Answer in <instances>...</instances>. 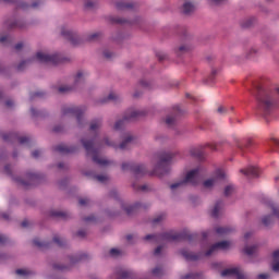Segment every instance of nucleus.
Masks as SVG:
<instances>
[{
	"mask_svg": "<svg viewBox=\"0 0 279 279\" xmlns=\"http://www.w3.org/2000/svg\"><path fill=\"white\" fill-rule=\"evenodd\" d=\"M214 5H221V3H226V0H210Z\"/></svg>",
	"mask_w": 279,
	"mask_h": 279,
	"instance_id": "nucleus-56",
	"label": "nucleus"
},
{
	"mask_svg": "<svg viewBox=\"0 0 279 279\" xmlns=\"http://www.w3.org/2000/svg\"><path fill=\"white\" fill-rule=\"evenodd\" d=\"M272 271L279 272V250L272 253Z\"/></svg>",
	"mask_w": 279,
	"mask_h": 279,
	"instance_id": "nucleus-29",
	"label": "nucleus"
},
{
	"mask_svg": "<svg viewBox=\"0 0 279 279\" xmlns=\"http://www.w3.org/2000/svg\"><path fill=\"white\" fill-rule=\"evenodd\" d=\"M140 117H145V111L131 110L122 119L116 121L113 124V130L116 132H121V130H124L125 123H128V121H135V119H140Z\"/></svg>",
	"mask_w": 279,
	"mask_h": 279,
	"instance_id": "nucleus-5",
	"label": "nucleus"
},
{
	"mask_svg": "<svg viewBox=\"0 0 279 279\" xmlns=\"http://www.w3.org/2000/svg\"><path fill=\"white\" fill-rule=\"evenodd\" d=\"M5 106H7V108H12V106H14V101H12V100H7V101H5Z\"/></svg>",
	"mask_w": 279,
	"mask_h": 279,
	"instance_id": "nucleus-64",
	"label": "nucleus"
},
{
	"mask_svg": "<svg viewBox=\"0 0 279 279\" xmlns=\"http://www.w3.org/2000/svg\"><path fill=\"white\" fill-rule=\"evenodd\" d=\"M133 173L135 178H143V175H147V167H145L143 163H135Z\"/></svg>",
	"mask_w": 279,
	"mask_h": 279,
	"instance_id": "nucleus-15",
	"label": "nucleus"
},
{
	"mask_svg": "<svg viewBox=\"0 0 279 279\" xmlns=\"http://www.w3.org/2000/svg\"><path fill=\"white\" fill-rule=\"evenodd\" d=\"M245 56L248 60L252 59V58H256V56H258V49L257 48H250L248 50H246Z\"/></svg>",
	"mask_w": 279,
	"mask_h": 279,
	"instance_id": "nucleus-37",
	"label": "nucleus"
},
{
	"mask_svg": "<svg viewBox=\"0 0 279 279\" xmlns=\"http://www.w3.org/2000/svg\"><path fill=\"white\" fill-rule=\"evenodd\" d=\"M71 90H73V87L69 86V85H62L58 88L59 93H71Z\"/></svg>",
	"mask_w": 279,
	"mask_h": 279,
	"instance_id": "nucleus-43",
	"label": "nucleus"
},
{
	"mask_svg": "<svg viewBox=\"0 0 279 279\" xmlns=\"http://www.w3.org/2000/svg\"><path fill=\"white\" fill-rule=\"evenodd\" d=\"M197 182H199V168H195L190 170L184 180L177 182L172 185H170L171 191H175V189H182V186H184V184H197Z\"/></svg>",
	"mask_w": 279,
	"mask_h": 279,
	"instance_id": "nucleus-6",
	"label": "nucleus"
},
{
	"mask_svg": "<svg viewBox=\"0 0 279 279\" xmlns=\"http://www.w3.org/2000/svg\"><path fill=\"white\" fill-rule=\"evenodd\" d=\"M234 193V186L232 185H228L226 189H225V195L226 197H229V195L233 194Z\"/></svg>",
	"mask_w": 279,
	"mask_h": 279,
	"instance_id": "nucleus-44",
	"label": "nucleus"
},
{
	"mask_svg": "<svg viewBox=\"0 0 279 279\" xmlns=\"http://www.w3.org/2000/svg\"><path fill=\"white\" fill-rule=\"evenodd\" d=\"M244 252L247 254V256H254V254L258 252V246L257 245L245 246Z\"/></svg>",
	"mask_w": 279,
	"mask_h": 279,
	"instance_id": "nucleus-33",
	"label": "nucleus"
},
{
	"mask_svg": "<svg viewBox=\"0 0 279 279\" xmlns=\"http://www.w3.org/2000/svg\"><path fill=\"white\" fill-rule=\"evenodd\" d=\"M133 143H136V137L131 132L124 133L123 140L120 143V145H117V143L111 142L108 137H105L99 143H95V141L89 140L88 137H83L81 140V144L83 145L87 156H90L93 162H95L99 167H110V165H113L112 160H109L108 158L101 157L99 155V151L104 149L105 145H107V147H113L114 149L124 150L130 149V145H133Z\"/></svg>",
	"mask_w": 279,
	"mask_h": 279,
	"instance_id": "nucleus-1",
	"label": "nucleus"
},
{
	"mask_svg": "<svg viewBox=\"0 0 279 279\" xmlns=\"http://www.w3.org/2000/svg\"><path fill=\"white\" fill-rule=\"evenodd\" d=\"M86 82V73L78 71L74 76V84L75 86H80Z\"/></svg>",
	"mask_w": 279,
	"mask_h": 279,
	"instance_id": "nucleus-26",
	"label": "nucleus"
},
{
	"mask_svg": "<svg viewBox=\"0 0 279 279\" xmlns=\"http://www.w3.org/2000/svg\"><path fill=\"white\" fill-rule=\"evenodd\" d=\"M153 276H162V268L156 267L153 269Z\"/></svg>",
	"mask_w": 279,
	"mask_h": 279,
	"instance_id": "nucleus-48",
	"label": "nucleus"
},
{
	"mask_svg": "<svg viewBox=\"0 0 279 279\" xmlns=\"http://www.w3.org/2000/svg\"><path fill=\"white\" fill-rule=\"evenodd\" d=\"M162 219H165V216H162V215L157 216L156 218H154L153 223H160V221H162Z\"/></svg>",
	"mask_w": 279,
	"mask_h": 279,
	"instance_id": "nucleus-53",
	"label": "nucleus"
},
{
	"mask_svg": "<svg viewBox=\"0 0 279 279\" xmlns=\"http://www.w3.org/2000/svg\"><path fill=\"white\" fill-rule=\"evenodd\" d=\"M54 269H58L59 271H66V269H69V267H66L64 265L57 264V265H54Z\"/></svg>",
	"mask_w": 279,
	"mask_h": 279,
	"instance_id": "nucleus-51",
	"label": "nucleus"
},
{
	"mask_svg": "<svg viewBox=\"0 0 279 279\" xmlns=\"http://www.w3.org/2000/svg\"><path fill=\"white\" fill-rule=\"evenodd\" d=\"M162 250H163L162 246H158V247L155 250L154 255H155V256H160V254H162Z\"/></svg>",
	"mask_w": 279,
	"mask_h": 279,
	"instance_id": "nucleus-52",
	"label": "nucleus"
},
{
	"mask_svg": "<svg viewBox=\"0 0 279 279\" xmlns=\"http://www.w3.org/2000/svg\"><path fill=\"white\" fill-rule=\"evenodd\" d=\"M34 60L41 64H59V62H62V56L58 53L49 54L47 52L39 51L35 54Z\"/></svg>",
	"mask_w": 279,
	"mask_h": 279,
	"instance_id": "nucleus-7",
	"label": "nucleus"
},
{
	"mask_svg": "<svg viewBox=\"0 0 279 279\" xmlns=\"http://www.w3.org/2000/svg\"><path fill=\"white\" fill-rule=\"evenodd\" d=\"M133 189L135 191H138L140 193H150V191H154V189L149 184L138 185L134 183Z\"/></svg>",
	"mask_w": 279,
	"mask_h": 279,
	"instance_id": "nucleus-27",
	"label": "nucleus"
},
{
	"mask_svg": "<svg viewBox=\"0 0 279 279\" xmlns=\"http://www.w3.org/2000/svg\"><path fill=\"white\" fill-rule=\"evenodd\" d=\"M216 232L219 236H228V234L234 232V229H232V227H217Z\"/></svg>",
	"mask_w": 279,
	"mask_h": 279,
	"instance_id": "nucleus-22",
	"label": "nucleus"
},
{
	"mask_svg": "<svg viewBox=\"0 0 279 279\" xmlns=\"http://www.w3.org/2000/svg\"><path fill=\"white\" fill-rule=\"evenodd\" d=\"M269 147H271V149H274V151H278V149H276V147H279V140L277 138H271L268 143Z\"/></svg>",
	"mask_w": 279,
	"mask_h": 279,
	"instance_id": "nucleus-41",
	"label": "nucleus"
},
{
	"mask_svg": "<svg viewBox=\"0 0 279 279\" xmlns=\"http://www.w3.org/2000/svg\"><path fill=\"white\" fill-rule=\"evenodd\" d=\"M38 180H40V174L36 172H27L25 175V179H22V178L15 179L17 184L25 187L33 186V184H36L38 182Z\"/></svg>",
	"mask_w": 279,
	"mask_h": 279,
	"instance_id": "nucleus-10",
	"label": "nucleus"
},
{
	"mask_svg": "<svg viewBox=\"0 0 279 279\" xmlns=\"http://www.w3.org/2000/svg\"><path fill=\"white\" fill-rule=\"evenodd\" d=\"M217 112H218V114H227L228 109L226 107L220 106V107H218Z\"/></svg>",
	"mask_w": 279,
	"mask_h": 279,
	"instance_id": "nucleus-50",
	"label": "nucleus"
},
{
	"mask_svg": "<svg viewBox=\"0 0 279 279\" xmlns=\"http://www.w3.org/2000/svg\"><path fill=\"white\" fill-rule=\"evenodd\" d=\"M5 241H8V238L5 235L0 234V245H3V243H5Z\"/></svg>",
	"mask_w": 279,
	"mask_h": 279,
	"instance_id": "nucleus-59",
	"label": "nucleus"
},
{
	"mask_svg": "<svg viewBox=\"0 0 279 279\" xmlns=\"http://www.w3.org/2000/svg\"><path fill=\"white\" fill-rule=\"evenodd\" d=\"M110 197H119V192H117V190L111 191Z\"/></svg>",
	"mask_w": 279,
	"mask_h": 279,
	"instance_id": "nucleus-62",
	"label": "nucleus"
},
{
	"mask_svg": "<svg viewBox=\"0 0 279 279\" xmlns=\"http://www.w3.org/2000/svg\"><path fill=\"white\" fill-rule=\"evenodd\" d=\"M17 8H21L22 10H25V9H27V3L23 2V1H20V2H17Z\"/></svg>",
	"mask_w": 279,
	"mask_h": 279,
	"instance_id": "nucleus-55",
	"label": "nucleus"
},
{
	"mask_svg": "<svg viewBox=\"0 0 279 279\" xmlns=\"http://www.w3.org/2000/svg\"><path fill=\"white\" fill-rule=\"evenodd\" d=\"M110 255L117 258V256H121V251H119L118 248H111Z\"/></svg>",
	"mask_w": 279,
	"mask_h": 279,
	"instance_id": "nucleus-47",
	"label": "nucleus"
},
{
	"mask_svg": "<svg viewBox=\"0 0 279 279\" xmlns=\"http://www.w3.org/2000/svg\"><path fill=\"white\" fill-rule=\"evenodd\" d=\"M34 245H36L37 247H44L45 244L43 242H40V240H34Z\"/></svg>",
	"mask_w": 279,
	"mask_h": 279,
	"instance_id": "nucleus-57",
	"label": "nucleus"
},
{
	"mask_svg": "<svg viewBox=\"0 0 279 279\" xmlns=\"http://www.w3.org/2000/svg\"><path fill=\"white\" fill-rule=\"evenodd\" d=\"M28 138L27 137H20L19 142L21 143V145H25V143H27Z\"/></svg>",
	"mask_w": 279,
	"mask_h": 279,
	"instance_id": "nucleus-61",
	"label": "nucleus"
},
{
	"mask_svg": "<svg viewBox=\"0 0 279 279\" xmlns=\"http://www.w3.org/2000/svg\"><path fill=\"white\" fill-rule=\"evenodd\" d=\"M116 8L118 10H132V8H134V4L132 2L118 1L116 3Z\"/></svg>",
	"mask_w": 279,
	"mask_h": 279,
	"instance_id": "nucleus-30",
	"label": "nucleus"
},
{
	"mask_svg": "<svg viewBox=\"0 0 279 279\" xmlns=\"http://www.w3.org/2000/svg\"><path fill=\"white\" fill-rule=\"evenodd\" d=\"M225 178H226V173L221 170H217L211 178L206 179L203 182V187L210 191V189H215V186H217L221 182V180H223Z\"/></svg>",
	"mask_w": 279,
	"mask_h": 279,
	"instance_id": "nucleus-9",
	"label": "nucleus"
},
{
	"mask_svg": "<svg viewBox=\"0 0 279 279\" xmlns=\"http://www.w3.org/2000/svg\"><path fill=\"white\" fill-rule=\"evenodd\" d=\"M61 35L64 36V38H66L68 40H70L71 45H74V47H77V45H82V37L71 32L66 27H61Z\"/></svg>",
	"mask_w": 279,
	"mask_h": 279,
	"instance_id": "nucleus-12",
	"label": "nucleus"
},
{
	"mask_svg": "<svg viewBox=\"0 0 279 279\" xmlns=\"http://www.w3.org/2000/svg\"><path fill=\"white\" fill-rule=\"evenodd\" d=\"M140 84H141V86H143L144 88H149V82H147V81H141Z\"/></svg>",
	"mask_w": 279,
	"mask_h": 279,
	"instance_id": "nucleus-58",
	"label": "nucleus"
},
{
	"mask_svg": "<svg viewBox=\"0 0 279 279\" xmlns=\"http://www.w3.org/2000/svg\"><path fill=\"white\" fill-rule=\"evenodd\" d=\"M52 241L53 243L59 245V247H64V245H66V240H64V238H61L59 235H54Z\"/></svg>",
	"mask_w": 279,
	"mask_h": 279,
	"instance_id": "nucleus-36",
	"label": "nucleus"
},
{
	"mask_svg": "<svg viewBox=\"0 0 279 279\" xmlns=\"http://www.w3.org/2000/svg\"><path fill=\"white\" fill-rule=\"evenodd\" d=\"M108 101H121V96L116 93H111L108 97L100 98L96 101L97 106H104V104H108Z\"/></svg>",
	"mask_w": 279,
	"mask_h": 279,
	"instance_id": "nucleus-14",
	"label": "nucleus"
},
{
	"mask_svg": "<svg viewBox=\"0 0 279 279\" xmlns=\"http://www.w3.org/2000/svg\"><path fill=\"white\" fill-rule=\"evenodd\" d=\"M255 97L257 99V108L264 110V112H271L276 108V104H278V98L260 86L257 87Z\"/></svg>",
	"mask_w": 279,
	"mask_h": 279,
	"instance_id": "nucleus-2",
	"label": "nucleus"
},
{
	"mask_svg": "<svg viewBox=\"0 0 279 279\" xmlns=\"http://www.w3.org/2000/svg\"><path fill=\"white\" fill-rule=\"evenodd\" d=\"M165 121H166V125H168V128H173V125H175L178 120L175 119V116H167Z\"/></svg>",
	"mask_w": 279,
	"mask_h": 279,
	"instance_id": "nucleus-38",
	"label": "nucleus"
},
{
	"mask_svg": "<svg viewBox=\"0 0 279 279\" xmlns=\"http://www.w3.org/2000/svg\"><path fill=\"white\" fill-rule=\"evenodd\" d=\"M271 213H272V215H267V216L262 217V223L266 228H269V226H271L274 223V217H276V215H274V207H271Z\"/></svg>",
	"mask_w": 279,
	"mask_h": 279,
	"instance_id": "nucleus-24",
	"label": "nucleus"
},
{
	"mask_svg": "<svg viewBox=\"0 0 279 279\" xmlns=\"http://www.w3.org/2000/svg\"><path fill=\"white\" fill-rule=\"evenodd\" d=\"M56 150L59 151V154H75V151H77V147L61 144L56 147Z\"/></svg>",
	"mask_w": 279,
	"mask_h": 279,
	"instance_id": "nucleus-18",
	"label": "nucleus"
},
{
	"mask_svg": "<svg viewBox=\"0 0 279 279\" xmlns=\"http://www.w3.org/2000/svg\"><path fill=\"white\" fill-rule=\"evenodd\" d=\"M96 5H97L96 1H93V0L84 1V7L86 8V10H93V8H95Z\"/></svg>",
	"mask_w": 279,
	"mask_h": 279,
	"instance_id": "nucleus-39",
	"label": "nucleus"
},
{
	"mask_svg": "<svg viewBox=\"0 0 279 279\" xmlns=\"http://www.w3.org/2000/svg\"><path fill=\"white\" fill-rule=\"evenodd\" d=\"M32 156H33V158H38V156H40V150H34L32 153Z\"/></svg>",
	"mask_w": 279,
	"mask_h": 279,
	"instance_id": "nucleus-63",
	"label": "nucleus"
},
{
	"mask_svg": "<svg viewBox=\"0 0 279 279\" xmlns=\"http://www.w3.org/2000/svg\"><path fill=\"white\" fill-rule=\"evenodd\" d=\"M86 110H88L86 106L65 105L61 109V114L62 117H76L78 128H84L86 125V119L84 118Z\"/></svg>",
	"mask_w": 279,
	"mask_h": 279,
	"instance_id": "nucleus-4",
	"label": "nucleus"
},
{
	"mask_svg": "<svg viewBox=\"0 0 279 279\" xmlns=\"http://www.w3.org/2000/svg\"><path fill=\"white\" fill-rule=\"evenodd\" d=\"M181 255L183 256V258L185 260H198L199 259V255H197L195 253H191L186 250H182Z\"/></svg>",
	"mask_w": 279,
	"mask_h": 279,
	"instance_id": "nucleus-25",
	"label": "nucleus"
},
{
	"mask_svg": "<svg viewBox=\"0 0 279 279\" xmlns=\"http://www.w3.org/2000/svg\"><path fill=\"white\" fill-rule=\"evenodd\" d=\"M271 278V276L269 274H259L257 276V279H269Z\"/></svg>",
	"mask_w": 279,
	"mask_h": 279,
	"instance_id": "nucleus-54",
	"label": "nucleus"
},
{
	"mask_svg": "<svg viewBox=\"0 0 279 279\" xmlns=\"http://www.w3.org/2000/svg\"><path fill=\"white\" fill-rule=\"evenodd\" d=\"M194 278H195V275L193 274H187L186 276L181 277V279H194Z\"/></svg>",
	"mask_w": 279,
	"mask_h": 279,
	"instance_id": "nucleus-60",
	"label": "nucleus"
},
{
	"mask_svg": "<svg viewBox=\"0 0 279 279\" xmlns=\"http://www.w3.org/2000/svg\"><path fill=\"white\" fill-rule=\"evenodd\" d=\"M180 239L179 234L167 232L161 235L148 234L144 238L145 241H150V243H160V241H178Z\"/></svg>",
	"mask_w": 279,
	"mask_h": 279,
	"instance_id": "nucleus-8",
	"label": "nucleus"
},
{
	"mask_svg": "<svg viewBox=\"0 0 279 279\" xmlns=\"http://www.w3.org/2000/svg\"><path fill=\"white\" fill-rule=\"evenodd\" d=\"M133 274H132V271H130V270H125V269H118L117 271H116V278L117 279H132L133 278Z\"/></svg>",
	"mask_w": 279,
	"mask_h": 279,
	"instance_id": "nucleus-21",
	"label": "nucleus"
},
{
	"mask_svg": "<svg viewBox=\"0 0 279 279\" xmlns=\"http://www.w3.org/2000/svg\"><path fill=\"white\" fill-rule=\"evenodd\" d=\"M102 58H105L106 60H112V58H114V52H112L108 49H105L102 51Z\"/></svg>",
	"mask_w": 279,
	"mask_h": 279,
	"instance_id": "nucleus-40",
	"label": "nucleus"
},
{
	"mask_svg": "<svg viewBox=\"0 0 279 279\" xmlns=\"http://www.w3.org/2000/svg\"><path fill=\"white\" fill-rule=\"evenodd\" d=\"M193 45L191 44H183L178 47L177 53L178 56H182L183 53H189V51H192Z\"/></svg>",
	"mask_w": 279,
	"mask_h": 279,
	"instance_id": "nucleus-28",
	"label": "nucleus"
},
{
	"mask_svg": "<svg viewBox=\"0 0 279 279\" xmlns=\"http://www.w3.org/2000/svg\"><path fill=\"white\" fill-rule=\"evenodd\" d=\"M119 205L121 206L122 210H124V213H126L128 215H132V210H134L133 206L128 205L123 201H120Z\"/></svg>",
	"mask_w": 279,
	"mask_h": 279,
	"instance_id": "nucleus-35",
	"label": "nucleus"
},
{
	"mask_svg": "<svg viewBox=\"0 0 279 279\" xmlns=\"http://www.w3.org/2000/svg\"><path fill=\"white\" fill-rule=\"evenodd\" d=\"M222 214H223V202L218 201V202L214 205V207H213V209H211V217L217 218V217H219V216L222 215Z\"/></svg>",
	"mask_w": 279,
	"mask_h": 279,
	"instance_id": "nucleus-19",
	"label": "nucleus"
},
{
	"mask_svg": "<svg viewBox=\"0 0 279 279\" xmlns=\"http://www.w3.org/2000/svg\"><path fill=\"white\" fill-rule=\"evenodd\" d=\"M190 156H193V158H202L204 151L202 150V147H194L190 149Z\"/></svg>",
	"mask_w": 279,
	"mask_h": 279,
	"instance_id": "nucleus-31",
	"label": "nucleus"
},
{
	"mask_svg": "<svg viewBox=\"0 0 279 279\" xmlns=\"http://www.w3.org/2000/svg\"><path fill=\"white\" fill-rule=\"evenodd\" d=\"M104 126V120L101 118L92 120L89 123V131L90 132H99Z\"/></svg>",
	"mask_w": 279,
	"mask_h": 279,
	"instance_id": "nucleus-16",
	"label": "nucleus"
},
{
	"mask_svg": "<svg viewBox=\"0 0 279 279\" xmlns=\"http://www.w3.org/2000/svg\"><path fill=\"white\" fill-rule=\"evenodd\" d=\"M0 43L2 45H7L8 43H10V36H8V35L1 36L0 37Z\"/></svg>",
	"mask_w": 279,
	"mask_h": 279,
	"instance_id": "nucleus-49",
	"label": "nucleus"
},
{
	"mask_svg": "<svg viewBox=\"0 0 279 279\" xmlns=\"http://www.w3.org/2000/svg\"><path fill=\"white\" fill-rule=\"evenodd\" d=\"M94 178L97 182H100V184H108V182H110V177L108 174H98Z\"/></svg>",
	"mask_w": 279,
	"mask_h": 279,
	"instance_id": "nucleus-32",
	"label": "nucleus"
},
{
	"mask_svg": "<svg viewBox=\"0 0 279 279\" xmlns=\"http://www.w3.org/2000/svg\"><path fill=\"white\" fill-rule=\"evenodd\" d=\"M222 278H226L227 276H235L236 279H247L245 277V274H243V270L240 268H228L221 271Z\"/></svg>",
	"mask_w": 279,
	"mask_h": 279,
	"instance_id": "nucleus-13",
	"label": "nucleus"
},
{
	"mask_svg": "<svg viewBox=\"0 0 279 279\" xmlns=\"http://www.w3.org/2000/svg\"><path fill=\"white\" fill-rule=\"evenodd\" d=\"M15 274L17 275V276H32V270H29V269H17L16 271H15Z\"/></svg>",
	"mask_w": 279,
	"mask_h": 279,
	"instance_id": "nucleus-42",
	"label": "nucleus"
},
{
	"mask_svg": "<svg viewBox=\"0 0 279 279\" xmlns=\"http://www.w3.org/2000/svg\"><path fill=\"white\" fill-rule=\"evenodd\" d=\"M240 173H243L246 178H258V169L254 166H250L247 169H241Z\"/></svg>",
	"mask_w": 279,
	"mask_h": 279,
	"instance_id": "nucleus-17",
	"label": "nucleus"
},
{
	"mask_svg": "<svg viewBox=\"0 0 279 279\" xmlns=\"http://www.w3.org/2000/svg\"><path fill=\"white\" fill-rule=\"evenodd\" d=\"M78 204H80V206H90V199L89 198H80Z\"/></svg>",
	"mask_w": 279,
	"mask_h": 279,
	"instance_id": "nucleus-45",
	"label": "nucleus"
},
{
	"mask_svg": "<svg viewBox=\"0 0 279 279\" xmlns=\"http://www.w3.org/2000/svg\"><path fill=\"white\" fill-rule=\"evenodd\" d=\"M250 145H252L251 140H244V141L235 140V147L241 153L245 151V149H247L250 147Z\"/></svg>",
	"mask_w": 279,
	"mask_h": 279,
	"instance_id": "nucleus-20",
	"label": "nucleus"
},
{
	"mask_svg": "<svg viewBox=\"0 0 279 279\" xmlns=\"http://www.w3.org/2000/svg\"><path fill=\"white\" fill-rule=\"evenodd\" d=\"M32 62V60H27V61H22L19 65H17V70L19 71H23V69H25L28 63Z\"/></svg>",
	"mask_w": 279,
	"mask_h": 279,
	"instance_id": "nucleus-46",
	"label": "nucleus"
},
{
	"mask_svg": "<svg viewBox=\"0 0 279 279\" xmlns=\"http://www.w3.org/2000/svg\"><path fill=\"white\" fill-rule=\"evenodd\" d=\"M230 247H232V242L230 241L217 242L216 244L209 246L205 253V256H213L217 254V252H221V250H230Z\"/></svg>",
	"mask_w": 279,
	"mask_h": 279,
	"instance_id": "nucleus-11",
	"label": "nucleus"
},
{
	"mask_svg": "<svg viewBox=\"0 0 279 279\" xmlns=\"http://www.w3.org/2000/svg\"><path fill=\"white\" fill-rule=\"evenodd\" d=\"M195 10H197V7L192 2H185L182 7L183 14H193Z\"/></svg>",
	"mask_w": 279,
	"mask_h": 279,
	"instance_id": "nucleus-23",
	"label": "nucleus"
},
{
	"mask_svg": "<svg viewBox=\"0 0 279 279\" xmlns=\"http://www.w3.org/2000/svg\"><path fill=\"white\" fill-rule=\"evenodd\" d=\"M175 156H178V151L168 150L159 154L158 160H154V167L150 175L161 178L165 173H169V166H167V163L171 162Z\"/></svg>",
	"mask_w": 279,
	"mask_h": 279,
	"instance_id": "nucleus-3",
	"label": "nucleus"
},
{
	"mask_svg": "<svg viewBox=\"0 0 279 279\" xmlns=\"http://www.w3.org/2000/svg\"><path fill=\"white\" fill-rule=\"evenodd\" d=\"M134 167H136L134 162H123L121 165L122 171H132V173H134Z\"/></svg>",
	"mask_w": 279,
	"mask_h": 279,
	"instance_id": "nucleus-34",
	"label": "nucleus"
}]
</instances>
